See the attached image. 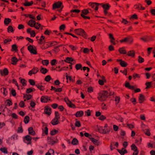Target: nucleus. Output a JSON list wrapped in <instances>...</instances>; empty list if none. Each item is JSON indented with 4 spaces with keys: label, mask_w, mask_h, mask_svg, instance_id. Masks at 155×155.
<instances>
[{
    "label": "nucleus",
    "mask_w": 155,
    "mask_h": 155,
    "mask_svg": "<svg viewBox=\"0 0 155 155\" xmlns=\"http://www.w3.org/2000/svg\"><path fill=\"white\" fill-rule=\"evenodd\" d=\"M108 96L107 91H104L100 92L97 97L98 100L101 101H103L106 100Z\"/></svg>",
    "instance_id": "nucleus-1"
},
{
    "label": "nucleus",
    "mask_w": 155,
    "mask_h": 155,
    "mask_svg": "<svg viewBox=\"0 0 155 155\" xmlns=\"http://www.w3.org/2000/svg\"><path fill=\"white\" fill-rule=\"evenodd\" d=\"M74 32L78 35H80L84 38L86 36V32L81 28H78L74 30Z\"/></svg>",
    "instance_id": "nucleus-2"
},
{
    "label": "nucleus",
    "mask_w": 155,
    "mask_h": 155,
    "mask_svg": "<svg viewBox=\"0 0 155 155\" xmlns=\"http://www.w3.org/2000/svg\"><path fill=\"white\" fill-rule=\"evenodd\" d=\"M107 124L105 125L104 127H100L98 128L99 131L100 132L104 134H106L110 132V130L107 128Z\"/></svg>",
    "instance_id": "nucleus-3"
},
{
    "label": "nucleus",
    "mask_w": 155,
    "mask_h": 155,
    "mask_svg": "<svg viewBox=\"0 0 155 155\" xmlns=\"http://www.w3.org/2000/svg\"><path fill=\"white\" fill-rule=\"evenodd\" d=\"M100 5H101L104 9V12L105 14L106 15L107 13V10L109 9V8L110 7V5L108 4H104L102 3L100 4Z\"/></svg>",
    "instance_id": "nucleus-4"
},
{
    "label": "nucleus",
    "mask_w": 155,
    "mask_h": 155,
    "mask_svg": "<svg viewBox=\"0 0 155 155\" xmlns=\"http://www.w3.org/2000/svg\"><path fill=\"white\" fill-rule=\"evenodd\" d=\"M28 49L31 53L33 54H37L36 49L35 47H34L30 45L28 47Z\"/></svg>",
    "instance_id": "nucleus-5"
},
{
    "label": "nucleus",
    "mask_w": 155,
    "mask_h": 155,
    "mask_svg": "<svg viewBox=\"0 0 155 155\" xmlns=\"http://www.w3.org/2000/svg\"><path fill=\"white\" fill-rule=\"evenodd\" d=\"M65 101L67 105L70 107L74 108H76L75 105L72 104L68 98H65Z\"/></svg>",
    "instance_id": "nucleus-6"
},
{
    "label": "nucleus",
    "mask_w": 155,
    "mask_h": 155,
    "mask_svg": "<svg viewBox=\"0 0 155 155\" xmlns=\"http://www.w3.org/2000/svg\"><path fill=\"white\" fill-rule=\"evenodd\" d=\"M99 5V4L96 3H89V5L93 8L96 11H97L98 10V6Z\"/></svg>",
    "instance_id": "nucleus-7"
},
{
    "label": "nucleus",
    "mask_w": 155,
    "mask_h": 155,
    "mask_svg": "<svg viewBox=\"0 0 155 155\" xmlns=\"http://www.w3.org/2000/svg\"><path fill=\"white\" fill-rule=\"evenodd\" d=\"M38 71V69L37 68H34L31 70L28 73L29 75L31 76L32 74H36Z\"/></svg>",
    "instance_id": "nucleus-8"
},
{
    "label": "nucleus",
    "mask_w": 155,
    "mask_h": 155,
    "mask_svg": "<svg viewBox=\"0 0 155 155\" xmlns=\"http://www.w3.org/2000/svg\"><path fill=\"white\" fill-rule=\"evenodd\" d=\"M31 140V137L29 135L26 136L24 139V142L28 144H30Z\"/></svg>",
    "instance_id": "nucleus-9"
},
{
    "label": "nucleus",
    "mask_w": 155,
    "mask_h": 155,
    "mask_svg": "<svg viewBox=\"0 0 155 155\" xmlns=\"http://www.w3.org/2000/svg\"><path fill=\"white\" fill-rule=\"evenodd\" d=\"M0 73L3 76H6L8 75V71L7 68H5L3 70H0Z\"/></svg>",
    "instance_id": "nucleus-10"
},
{
    "label": "nucleus",
    "mask_w": 155,
    "mask_h": 155,
    "mask_svg": "<svg viewBox=\"0 0 155 155\" xmlns=\"http://www.w3.org/2000/svg\"><path fill=\"white\" fill-rule=\"evenodd\" d=\"M62 3L61 2H58L53 5V8L54 9L56 8H58L60 7L62 5Z\"/></svg>",
    "instance_id": "nucleus-11"
},
{
    "label": "nucleus",
    "mask_w": 155,
    "mask_h": 155,
    "mask_svg": "<svg viewBox=\"0 0 155 155\" xmlns=\"http://www.w3.org/2000/svg\"><path fill=\"white\" fill-rule=\"evenodd\" d=\"M49 100H50V99L46 96H43L41 98V101L43 102H47Z\"/></svg>",
    "instance_id": "nucleus-12"
},
{
    "label": "nucleus",
    "mask_w": 155,
    "mask_h": 155,
    "mask_svg": "<svg viewBox=\"0 0 155 155\" xmlns=\"http://www.w3.org/2000/svg\"><path fill=\"white\" fill-rule=\"evenodd\" d=\"M117 61L119 62L120 65L123 67H125L127 65V63L121 60L117 59Z\"/></svg>",
    "instance_id": "nucleus-13"
},
{
    "label": "nucleus",
    "mask_w": 155,
    "mask_h": 155,
    "mask_svg": "<svg viewBox=\"0 0 155 155\" xmlns=\"http://www.w3.org/2000/svg\"><path fill=\"white\" fill-rule=\"evenodd\" d=\"M46 46H47V48H49L51 46L54 45H56V42H46Z\"/></svg>",
    "instance_id": "nucleus-14"
},
{
    "label": "nucleus",
    "mask_w": 155,
    "mask_h": 155,
    "mask_svg": "<svg viewBox=\"0 0 155 155\" xmlns=\"http://www.w3.org/2000/svg\"><path fill=\"white\" fill-rule=\"evenodd\" d=\"M45 112L46 114L50 115L51 114V108L48 107H46L45 110Z\"/></svg>",
    "instance_id": "nucleus-15"
},
{
    "label": "nucleus",
    "mask_w": 155,
    "mask_h": 155,
    "mask_svg": "<svg viewBox=\"0 0 155 155\" xmlns=\"http://www.w3.org/2000/svg\"><path fill=\"white\" fill-rule=\"evenodd\" d=\"M117 151L121 155H124L127 152V150L124 148H122L121 150L118 149Z\"/></svg>",
    "instance_id": "nucleus-16"
},
{
    "label": "nucleus",
    "mask_w": 155,
    "mask_h": 155,
    "mask_svg": "<svg viewBox=\"0 0 155 155\" xmlns=\"http://www.w3.org/2000/svg\"><path fill=\"white\" fill-rule=\"evenodd\" d=\"M145 100V97L142 94H140L139 97V102L140 103H142Z\"/></svg>",
    "instance_id": "nucleus-17"
},
{
    "label": "nucleus",
    "mask_w": 155,
    "mask_h": 155,
    "mask_svg": "<svg viewBox=\"0 0 155 155\" xmlns=\"http://www.w3.org/2000/svg\"><path fill=\"white\" fill-rule=\"evenodd\" d=\"M36 22L35 21L32 20H30L28 21V25L31 27H34V25L35 24Z\"/></svg>",
    "instance_id": "nucleus-18"
},
{
    "label": "nucleus",
    "mask_w": 155,
    "mask_h": 155,
    "mask_svg": "<svg viewBox=\"0 0 155 155\" xmlns=\"http://www.w3.org/2000/svg\"><path fill=\"white\" fill-rule=\"evenodd\" d=\"M12 21V20L9 18H5L4 21V23L5 25L7 26Z\"/></svg>",
    "instance_id": "nucleus-19"
},
{
    "label": "nucleus",
    "mask_w": 155,
    "mask_h": 155,
    "mask_svg": "<svg viewBox=\"0 0 155 155\" xmlns=\"http://www.w3.org/2000/svg\"><path fill=\"white\" fill-rule=\"evenodd\" d=\"M84 114V112L82 111H77L75 114L77 117H80L82 116Z\"/></svg>",
    "instance_id": "nucleus-20"
},
{
    "label": "nucleus",
    "mask_w": 155,
    "mask_h": 155,
    "mask_svg": "<svg viewBox=\"0 0 155 155\" xmlns=\"http://www.w3.org/2000/svg\"><path fill=\"white\" fill-rule=\"evenodd\" d=\"M151 37L150 36H146L141 38V39L144 42H147L149 40L151 39Z\"/></svg>",
    "instance_id": "nucleus-21"
},
{
    "label": "nucleus",
    "mask_w": 155,
    "mask_h": 155,
    "mask_svg": "<svg viewBox=\"0 0 155 155\" xmlns=\"http://www.w3.org/2000/svg\"><path fill=\"white\" fill-rule=\"evenodd\" d=\"M28 133L29 134L34 135L35 134V132L34 131L33 128L31 127H30L28 129Z\"/></svg>",
    "instance_id": "nucleus-22"
},
{
    "label": "nucleus",
    "mask_w": 155,
    "mask_h": 155,
    "mask_svg": "<svg viewBox=\"0 0 155 155\" xmlns=\"http://www.w3.org/2000/svg\"><path fill=\"white\" fill-rule=\"evenodd\" d=\"M59 122V120L54 118L51 121V123L53 125L57 124Z\"/></svg>",
    "instance_id": "nucleus-23"
},
{
    "label": "nucleus",
    "mask_w": 155,
    "mask_h": 155,
    "mask_svg": "<svg viewBox=\"0 0 155 155\" xmlns=\"http://www.w3.org/2000/svg\"><path fill=\"white\" fill-rule=\"evenodd\" d=\"M119 51L122 54H126V51L125 50L124 47L120 48L119 50Z\"/></svg>",
    "instance_id": "nucleus-24"
},
{
    "label": "nucleus",
    "mask_w": 155,
    "mask_h": 155,
    "mask_svg": "<svg viewBox=\"0 0 155 155\" xmlns=\"http://www.w3.org/2000/svg\"><path fill=\"white\" fill-rule=\"evenodd\" d=\"M73 61V59L71 58L67 57L66 60H64V61L66 62L71 64V62Z\"/></svg>",
    "instance_id": "nucleus-25"
},
{
    "label": "nucleus",
    "mask_w": 155,
    "mask_h": 155,
    "mask_svg": "<svg viewBox=\"0 0 155 155\" xmlns=\"http://www.w3.org/2000/svg\"><path fill=\"white\" fill-rule=\"evenodd\" d=\"M36 29H38L39 28H40L41 29H42V27L41 26V25L40 24L36 22L35 24L34 25Z\"/></svg>",
    "instance_id": "nucleus-26"
},
{
    "label": "nucleus",
    "mask_w": 155,
    "mask_h": 155,
    "mask_svg": "<svg viewBox=\"0 0 155 155\" xmlns=\"http://www.w3.org/2000/svg\"><path fill=\"white\" fill-rule=\"evenodd\" d=\"M91 141L95 145H98L99 144L98 141L96 139L94 138H91L90 139Z\"/></svg>",
    "instance_id": "nucleus-27"
},
{
    "label": "nucleus",
    "mask_w": 155,
    "mask_h": 155,
    "mask_svg": "<svg viewBox=\"0 0 155 155\" xmlns=\"http://www.w3.org/2000/svg\"><path fill=\"white\" fill-rule=\"evenodd\" d=\"M115 119L119 121L123 122L124 121V119L120 116H118L115 117Z\"/></svg>",
    "instance_id": "nucleus-28"
},
{
    "label": "nucleus",
    "mask_w": 155,
    "mask_h": 155,
    "mask_svg": "<svg viewBox=\"0 0 155 155\" xmlns=\"http://www.w3.org/2000/svg\"><path fill=\"white\" fill-rule=\"evenodd\" d=\"M33 4V2L31 1V2H28L27 1H25V2L24 3V5L25 6H30L32 5Z\"/></svg>",
    "instance_id": "nucleus-29"
},
{
    "label": "nucleus",
    "mask_w": 155,
    "mask_h": 155,
    "mask_svg": "<svg viewBox=\"0 0 155 155\" xmlns=\"http://www.w3.org/2000/svg\"><path fill=\"white\" fill-rule=\"evenodd\" d=\"M40 71L42 73L45 74L48 72V70L45 68L42 67Z\"/></svg>",
    "instance_id": "nucleus-30"
},
{
    "label": "nucleus",
    "mask_w": 155,
    "mask_h": 155,
    "mask_svg": "<svg viewBox=\"0 0 155 155\" xmlns=\"http://www.w3.org/2000/svg\"><path fill=\"white\" fill-rule=\"evenodd\" d=\"M127 55L130 56L134 57L135 55V52L133 51H129Z\"/></svg>",
    "instance_id": "nucleus-31"
},
{
    "label": "nucleus",
    "mask_w": 155,
    "mask_h": 155,
    "mask_svg": "<svg viewBox=\"0 0 155 155\" xmlns=\"http://www.w3.org/2000/svg\"><path fill=\"white\" fill-rule=\"evenodd\" d=\"M5 104L7 106H10L12 104V101L9 100H7L5 102Z\"/></svg>",
    "instance_id": "nucleus-32"
},
{
    "label": "nucleus",
    "mask_w": 155,
    "mask_h": 155,
    "mask_svg": "<svg viewBox=\"0 0 155 155\" xmlns=\"http://www.w3.org/2000/svg\"><path fill=\"white\" fill-rule=\"evenodd\" d=\"M31 97V95L30 94H24V97L27 100H29Z\"/></svg>",
    "instance_id": "nucleus-33"
},
{
    "label": "nucleus",
    "mask_w": 155,
    "mask_h": 155,
    "mask_svg": "<svg viewBox=\"0 0 155 155\" xmlns=\"http://www.w3.org/2000/svg\"><path fill=\"white\" fill-rule=\"evenodd\" d=\"M8 32H13L14 31V30L13 27L11 26H9L8 28Z\"/></svg>",
    "instance_id": "nucleus-34"
},
{
    "label": "nucleus",
    "mask_w": 155,
    "mask_h": 155,
    "mask_svg": "<svg viewBox=\"0 0 155 155\" xmlns=\"http://www.w3.org/2000/svg\"><path fill=\"white\" fill-rule=\"evenodd\" d=\"M138 62L140 63H142L144 61V58L140 56H138Z\"/></svg>",
    "instance_id": "nucleus-35"
},
{
    "label": "nucleus",
    "mask_w": 155,
    "mask_h": 155,
    "mask_svg": "<svg viewBox=\"0 0 155 155\" xmlns=\"http://www.w3.org/2000/svg\"><path fill=\"white\" fill-rule=\"evenodd\" d=\"M12 64L15 65L16 64V62L18 61V59L14 57L12 58Z\"/></svg>",
    "instance_id": "nucleus-36"
},
{
    "label": "nucleus",
    "mask_w": 155,
    "mask_h": 155,
    "mask_svg": "<svg viewBox=\"0 0 155 155\" xmlns=\"http://www.w3.org/2000/svg\"><path fill=\"white\" fill-rule=\"evenodd\" d=\"M18 51L17 47L15 44H14L12 46V51Z\"/></svg>",
    "instance_id": "nucleus-37"
},
{
    "label": "nucleus",
    "mask_w": 155,
    "mask_h": 155,
    "mask_svg": "<svg viewBox=\"0 0 155 155\" xmlns=\"http://www.w3.org/2000/svg\"><path fill=\"white\" fill-rule=\"evenodd\" d=\"M55 116L54 118L59 120V119L60 118V116L58 112L56 111L55 112Z\"/></svg>",
    "instance_id": "nucleus-38"
},
{
    "label": "nucleus",
    "mask_w": 155,
    "mask_h": 155,
    "mask_svg": "<svg viewBox=\"0 0 155 155\" xmlns=\"http://www.w3.org/2000/svg\"><path fill=\"white\" fill-rule=\"evenodd\" d=\"M42 63L44 65L47 66L49 64V61L47 60H43L42 61Z\"/></svg>",
    "instance_id": "nucleus-39"
},
{
    "label": "nucleus",
    "mask_w": 155,
    "mask_h": 155,
    "mask_svg": "<svg viewBox=\"0 0 155 155\" xmlns=\"http://www.w3.org/2000/svg\"><path fill=\"white\" fill-rule=\"evenodd\" d=\"M131 149L134 151L137 150V148L135 145L133 144L131 146Z\"/></svg>",
    "instance_id": "nucleus-40"
},
{
    "label": "nucleus",
    "mask_w": 155,
    "mask_h": 155,
    "mask_svg": "<svg viewBox=\"0 0 155 155\" xmlns=\"http://www.w3.org/2000/svg\"><path fill=\"white\" fill-rule=\"evenodd\" d=\"M144 132L145 134L147 136H149L150 135V133L149 130L148 129H145L144 130Z\"/></svg>",
    "instance_id": "nucleus-41"
},
{
    "label": "nucleus",
    "mask_w": 155,
    "mask_h": 155,
    "mask_svg": "<svg viewBox=\"0 0 155 155\" xmlns=\"http://www.w3.org/2000/svg\"><path fill=\"white\" fill-rule=\"evenodd\" d=\"M29 120V117L28 116H26L24 118V122L25 124L28 123Z\"/></svg>",
    "instance_id": "nucleus-42"
},
{
    "label": "nucleus",
    "mask_w": 155,
    "mask_h": 155,
    "mask_svg": "<svg viewBox=\"0 0 155 155\" xmlns=\"http://www.w3.org/2000/svg\"><path fill=\"white\" fill-rule=\"evenodd\" d=\"M127 42L128 44H131L133 41V39L132 38L130 37H127Z\"/></svg>",
    "instance_id": "nucleus-43"
},
{
    "label": "nucleus",
    "mask_w": 155,
    "mask_h": 155,
    "mask_svg": "<svg viewBox=\"0 0 155 155\" xmlns=\"http://www.w3.org/2000/svg\"><path fill=\"white\" fill-rule=\"evenodd\" d=\"M89 13V11L87 9H84L82 11L81 14H83V15H87Z\"/></svg>",
    "instance_id": "nucleus-44"
},
{
    "label": "nucleus",
    "mask_w": 155,
    "mask_h": 155,
    "mask_svg": "<svg viewBox=\"0 0 155 155\" xmlns=\"http://www.w3.org/2000/svg\"><path fill=\"white\" fill-rule=\"evenodd\" d=\"M78 140L76 139V138H74L72 141V144L73 145H77L78 143Z\"/></svg>",
    "instance_id": "nucleus-45"
},
{
    "label": "nucleus",
    "mask_w": 155,
    "mask_h": 155,
    "mask_svg": "<svg viewBox=\"0 0 155 155\" xmlns=\"http://www.w3.org/2000/svg\"><path fill=\"white\" fill-rule=\"evenodd\" d=\"M82 67V65L80 64H77L75 66V68L77 70L81 69Z\"/></svg>",
    "instance_id": "nucleus-46"
},
{
    "label": "nucleus",
    "mask_w": 155,
    "mask_h": 155,
    "mask_svg": "<svg viewBox=\"0 0 155 155\" xmlns=\"http://www.w3.org/2000/svg\"><path fill=\"white\" fill-rule=\"evenodd\" d=\"M35 85L38 89H39L41 91H43L44 89V87L42 85Z\"/></svg>",
    "instance_id": "nucleus-47"
},
{
    "label": "nucleus",
    "mask_w": 155,
    "mask_h": 155,
    "mask_svg": "<svg viewBox=\"0 0 155 155\" xmlns=\"http://www.w3.org/2000/svg\"><path fill=\"white\" fill-rule=\"evenodd\" d=\"M25 16L27 17H29L30 18H31L33 19H35V16H33L31 14L25 15Z\"/></svg>",
    "instance_id": "nucleus-48"
},
{
    "label": "nucleus",
    "mask_w": 155,
    "mask_h": 155,
    "mask_svg": "<svg viewBox=\"0 0 155 155\" xmlns=\"http://www.w3.org/2000/svg\"><path fill=\"white\" fill-rule=\"evenodd\" d=\"M141 7V5L140 4H136L134 5V8L138 10H140Z\"/></svg>",
    "instance_id": "nucleus-49"
},
{
    "label": "nucleus",
    "mask_w": 155,
    "mask_h": 155,
    "mask_svg": "<svg viewBox=\"0 0 155 155\" xmlns=\"http://www.w3.org/2000/svg\"><path fill=\"white\" fill-rule=\"evenodd\" d=\"M51 79V77L50 75H47L46 76L45 78V81L47 82H48Z\"/></svg>",
    "instance_id": "nucleus-50"
},
{
    "label": "nucleus",
    "mask_w": 155,
    "mask_h": 155,
    "mask_svg": "<svg viewBox=\"0 0 155 155\" xmlns=\"http://www.w3.org/2000/svg\"><path fill=\"white\" fill-rule=\"evenodd\" d=\"M0 150L2 152L7 153V150L5 148H2L0 149Z\"/></svg>",
    "instance_id": "nucleus-51"
},
{
    "label": "nucleus",
    "mask_w": 155,
    "mask_h": 155,
    "mask_svg": "<svg viewBox=\"0 0 155 155\" xmlns=\"http://www.w3.org/2000/svg\"><path fill=\"white\" fill-rule=\"evenodd\" d=\"M21 82L23 86H25L26 85V81L25 79H21Z\"/></svg>",
    "instance_id": "nucleus-52"
},
{
    "label": "nucleus",
    "mask_w": 155,
    "mask_h": 155,
    "mask_svg": "<svg viewBox=\"0 0 155 155\" xmlns=\"http://www.w3.org/2000/svg\"><path fill=\"white\" fill-rule=\"evenodd\" d=\"M51 63L52 65H54L56 63V60L55 59H53L51 61Z\"/></svg>",
    "instance_id": "nucleus-53"
},
{
    "label": "nucleus",
    "mask_w": 155,
    "mask_h": 155,
    "mask_svg": "<svg viewBox=\"0 0 155 155\" xmlns=\"http://www.w3.org/2000/svg\"><path fill=\"white\" fill-rule=\"evenodd\" d=\"M58 131L57 130H54L51 131V135H53L55 134Z\"/></svg>",
    "instance_id": "nucleus-54"
},
{
    "label": "nucleus",
    "mask_w": 155,
    "mask_h": 155,
    "mask_svg": "<svg viewBox=\"0 0 155 155\" xmlns=\"http://www.w3.org/2000/svg\"><path fill=\"white\" fill-rule=\"evenodd\" d=\"M113 128L114 130L116 131L118 130L119 128L118 126L115 125H113Z\"/></svg>",
    "instance_id": "nucleus-55"
},
{
    "label": "nucleus",
    "mask_w": 155,
    "mask_h": 155,
    "mask_svg": "<svg viewBox=\"0 0 155 155\" xmlns=\"http://www.w3.org/2000/svg\"><path fill=\"white\" fill-rule=\"evenodd\" d=\"M48 129L47 127H45L44 128V130H43V132L45 134H48Z\"/></svg>",
    "instance_id": "nucleus-56"
},
{
    "label": "nucleus",
    "mask_w": 155,
    "mask_h": 155,
    "mask_svg": "<svg viewBox=\"0 0 155 155\" xmlns=\"http://www.w3.org/2000/svg\"><path fill=\"white\" fill-rule=\"evenodd\" d=\"M106 117L103 115H100L98 118L99 119L101 120H104L106 119Z\"/></svg>",
    "instance_id": "nucleus-57"
},
{
    "label": "nucleus",
    "mask_w": 155,
    "mask_h": 155,
    "mask_svg": "<svg viewBox=\"0 0 155 155\" xmlns=\"http://www.w3.org/2000/svg\"><path fill=\"white\" fill-rule=\"evenodd\" d=\"M65 26L64 25H62L60 27L59 29L60 30H64L65 28Z\"/></svg>",
    "instance_id": "nucleus-58"
},
{
    "label": "nucleus",
    "mask_w": 155,
    "mask_h": 155,
    "mask_svg": "<svg viewBox=\"0 0 155 155\" xmlns=\"http://www.w3.org/2000/svg\"><path fill=\"white\" fill-rule=\"evenodd\" d=\"M84 135L87 137L89 138V139H91V135H90L89 134L87 133H85L84 134Z\"/></svg>",
    "instance_id": "nucleus-59"
},
{
    "label": "nucleus",
    "mask_w": 155,
    "mask_h": 155,
    "mask_svg": "<svg viewBox=\"0 0 155 155\" xmlns=\"http://www.w3.org/2000/svg\"><path fill=\"white\" fill-rule=\"evenodd\" d=\"M75 126L76 127H79L81 126V124L79 121H76L75 123Z\"/></svg>",
    "instance_id": "nucleus-60"
},
{
    "label": "nucleus",
    "mask_w": 155,
    "mask_h": 155,
    "mask_svg": "<svg viewBox=\"0 0 155 155\" xmlns=\"http://www.w3.org/2000/svg\"><path fill=\"white\" fill-rule=\"evenodd\" d=\"M85 113L87 116H90L91 115V111L90 110H87L85 111Z\"/></svg>",
    "instance_id": "nucleus-61"
},
{
    "label": "nucleus",
    "mask_w": 155,
    "mask_h": 155,
    "mask_svg": "<svg viewBox=\"0 0 155 155\" xmlns=\"http://www.w3.org/2000/svg\"><path fill=\"white\" fill-rule=\"evenodd\" d=\"M120 100V97H115V101L117 104L119 103Z\"/></svg>",
    "instance_id": "nucleus-62"
},
{
    "label": "nucleus",
    "mask_w": 155,
    "mask_h": 155,
    "mask_svg": "<svg viewBox=\"0 0 155 155\" xmlns=\"http://www.w3.org/2000/svg\"><path fill=\"white\" fill-rule=\"evenodd\" d=\"M29 81L30 84L31 85H34L35 84V82L34 80H32V79H30V80H29Z\"/></svg>",
    "instance_id": "nucleus-63"
},
{
    "label": "nucleus",
    "mask_w": 155,
    "mask_h": 155,
    "mask_svg": "<svg viewBox=\"0 0 155 155\" xmlns=\"http://www.w3.org/2000/svg\"><path fill=\"white\" fill-rule=\"evenodd\" d=\"M35 103L33 101H31L30 103V105L31 107L33 108H34L35 107Z\"/></svg>",
    "instance_id": "nucleus-64"
}]
</instances>
